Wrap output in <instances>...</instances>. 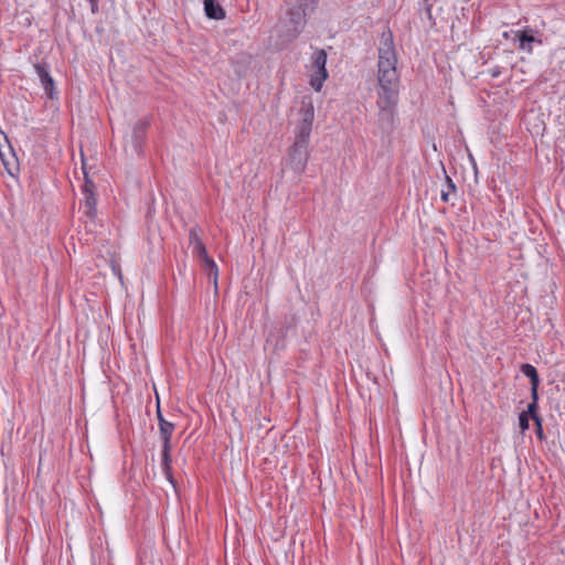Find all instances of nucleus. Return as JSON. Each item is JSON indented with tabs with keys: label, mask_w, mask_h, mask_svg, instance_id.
<instances>
[{
	"label": "nucleus",
	"mask_w": 565,
	"mask_h": 565,
	"mask_svg": "<svg viewBox=\"0 0 565 565\" xmlns=\"http://www.w3.org/2000/svg\"><path fill=\"white\" fill-rule=\"evenodd\" d=\"M317 0H286V12L277 24L281 43H290L302 32L307 17L315 10Z\"/></svg>",
	"instance_id": "f257e3e1"
},
{
	"label": "nucleus",
	"mask_w": 565,
	"mask_h": 565,
	"mask_svg": "<svg viewBox=\"0 0 565 565\" xmlns=\"http://www.w3.org/2000/svg\"><path fill=\"white\" fill-rule=\"evenodd\" d=\"M380 90L377 93L379 118L382 122H392L398 103L399 75L397 70L377 72Z\"/></svg>",
	"instance_id": "f03ea898"
},
{
	"label": "nucleus",
	"mask_w": 565,
	"mask_h": 565,
	"mask_svg": "<svg viewBox=\"0 0 565 565\" xmlns=\"http://www.w3.org/2000/svg\"><path fill=\"white\" fill-rule=\"evenodd\" d=\"M377 72L397 70V54L395 51L393 34L391 31L383 32L379 44Z\"/></svg>",
	"instance_id": "7ed1b4c3"
},
{
	"label": "nucleus",
	"mask_w": 565,
	"mask_h": 565,
	"mask_svg": "<svg viewBox=\"0 0 565 565\" xmlns=\"http://www.w3.org/2000/svg\"><path fill=\"white\" fill-rule=\"evenodd\" d=\"M309 141L310 138L296 135L295 142L290 149V164L298 174L302 173L307 167L309 159Z\"/></svg>",
	"instance_id": "20e7f679"
},
{
	"label": "nucleus",
	"mask_w": 565,
	"mask_h": 565,
	"mask_svg": "<svg viewBox=\"0 0 565 565\" xmlns=\"http://www.w3.org/2000/svg\"><path fill=\"white\" fill-rule=\"evenodd\" d=\"M160 436L163 441L162 445V468L167 476V479L173 483L172 475H171V437L174 430V424L168 420H161V425L159 426Z\"/></svg>",
	"instance_id": "39448f33"
},
{
	"label": "nucleus",
	"mask_w": 565,
	"mask_h": 565,
	"mask_svg": "<svg viewBox=\"0 0 565 565\" xmlns=\"http://www.w3.org/2000/svg\"><path fill=\"white\" fill-rule=\"evenodd\" d=\"M300 121L296 127V135L303 138H310L312 122L315 119V108L311 97H303L299 110Z\"/></svg>",
	"instance_id": "423d86ee"
},
{
	"label": "nucleus",
	"mask_w": 565,
	"mask_h": 565,
	"mask_svg": "<svg viewBox=\"0 0 565 565\" xmlns=\"http://www.w3.org/2000/svg\"><path fill=\"white\" fill-rule=\"evenodd\" d=\"M84 174H85L86 180H85V184L83 186L84 199H83L81 206L84 209V215L90 222L89 230L93 231L96 227L95 218L97 215V210H96L97 200H96V196L94 193V188H95L94 183L87 179L86 172H84Z\"/></svg>",
	"instance_id": "0eeeda50"
},
{
	"label": "nucleus",
	"mask_w": 565,
	"mask_h": 565,
	"mask_svg": "<svg viewBox=\"0 0 565 565\" xmlns=\"http://www.w3.org/2000/svg\"><path fill=\"white\" fill-rule=\"evenodd\" d=\"M512 40L514 43H518V49L526 52H533V44H541L542 41L534 36L532 30H516L511 31Z\"/></svg>",
	"instance_id": "6e6552de"
},
{
	"label": "nucleus",
	"mask_w": 565,
	"mask_h": 565,
	"mask_svg": "<svg viewBox=\"0 0 565 565\" xmlns=\"http://www.w3.org/2000/svg\"><path fill=\"white\" fill-rule=\"evenodd\" d=\"M35 73L39 76L41 85L49 98L54 99L56 97L55 83L50 75V68L46 64L36 63L34 64Z\"/></svg>",
	"instance_id": "1a4fd4ad"
},
{
	"label": "nucleus",
	"mask_w": 565,
	"mask_h": 565,
	"mask_svg": "<svg viewBox=\"0 0 565 565\" xmlns=\"http://www.w3.org/2000/svg\"><path fill=\"white\" fill-rule=\"evenodd\" d=\"M189 245L192 248V253L199 259L206 257L207 252L200 238V230L198 227H192L189 232Z\"/></svg>",
	"instance_id": "9d476101"
},
{
	"label": "nucleus",
	"mask_w": 565,
	"mask_h": 565,
	"mask_svg": "<svg viewBox=\"0 0 565 565\" xmlns=\"http://www.w3.org/2000/svg\"><path fill=\"white\" fill-rule=\"evenodd\" d=\"M203 6L209 19L222 20L225 18V11L216 0H203Z\"/></svg>",
	"instance_id": "9b49d317"
},
{
	"label": "nucleus",
	"mask_w": 565,
	"mask_h": 565,
	"mask_svg": "<svg viewBox=\"0 0 565 565\" xmlns=\"http://www.w3.org/2000/svg\"><path fill=\"white\" fill-rule=\"evenodd\" d=\"M522 373L530 379L531 381V394L532 397L537 398V388L540 384V377L536 369L531 364H522L521 365Z\"/></svg>",
	"instance_id": "f8f14e48"
},
{
	"label": "nucleus",
	"mask_w": 565,
	"mask_h": 565,
	"mask_svg": "<svg viewBox=\"0 0 565 565\" xmlns=\"http://www.w3.org/2000/svg\"><path fill=\"white\" fill-rule=\"evenodd\" d=\"M146 128H147V122L145 120H139L134 126L131 138H132L134 148L137 151L140 149L142 139L146 134Z\"/></svg>",
	"instance_id": "ddd939ff"
},
{
	"label": "nucleus",
	"mask_w": 565,
	"mask_h": 565,
	"mask_svg": "<svg viewBox=\"0 0 565 565\" xmlns=\"http://www.w3.org/2000/svg\"><path fill=\"white\" fill-rule=\"evenodd\" d=\"M200 260L203 263L204 271L206 273L209 278H211L213 280L214 285L216 286L218 269H217L215 262L209 255H206V257L201 258Z\"/></svg>",
	"instance_id": "4468645a"
},
{
	"label": "nucleus",
	"mask_w": 565,
	"mask_h": 565,
	"mask_svg": "<svg viewBox=\"0 0 565 565\" xmlns=\"http://www.w3.org/2000/svg\"><path fill=\"white\" fill-rule=\"evenodd\" d=\"M328 77V72H321L319 70H313L310 76V85L316 92H320L323 85V82Z\"/></svg>",
	"instance_id": "2eb2a0df"
},
{
	"label": "nucleus",
	"mask_w": 565,
	"mask_h": 565,
	"mask_svg": "<svg viewBox=\"0 0 565 565\" xmlns=\"http://www.w3.org/2000/svg\"><path fill=\"white\" fill-rule=\"evenodd\" d=\"M327 53L324 50H318L313 53L312 56V68L319 70L321 72H327Z\"/></svg>",
	"instance_id": "dca6fc26"
},
{
	"label": "nucleus",
	"mask_w": 565,
	"mask_h": 565,
	"mask_svg": "<svg viewBox=\"0 0 565 565\" xmlns=\"http://www.w3.org/2000/svg\"><path fill=\"white\" fill-rule=\"evenodd\" d=\"M444 173H446V171H445V170H444ZM445 180H446V184H445V186L441 189L440 198H441V200H443L444 202H448V201H449L450 193L456 191V185H455V183L452 182V180H451L447 174H445Z\"/></svg>",
	"instance_id": "f3484780"
},
{
	"label": "nucleus",
	"mask_w": 565,
	"mask_h": 565,
	"mask_svg": "<svg viewBox=\"0 0 565 565\" xmlns=\"http://www.w3.org/2000/svg\"><path fill=\"white\" fill-rule=\"evenodd\" d=\"M537 398L532 397V402L527 405V414L534 419L536 426L541 429V417L536 414Z\"/></svg>",
	"instance_id": "a211bd4d"
},
{
	"label": "nucleus",
	"mask_w": 565,
	"mask_h": 565,
	"mask_svg": "<svg viewBox=\"0 0 565 565\" xmlns=\"http://www.w3.org/2000/svg\"><path fill=\"white\" fill-rule=\"evenodd\" d=\"M519 426L522 433L529 429V414L526 412L519 415Z\"/></svg>",
	"instance_id": "6ab92c4d"
},
{
	"label": "nucleus",
	"mask_w": 565,
	"mask_h": 565,
	"mask_svg": "<svg viewBox=\"0 0 565 565\" xmlns=\"http://www.w3.org/2000/svg\"><path fill=\"white\" fill-rule=\"evenodd\" d=\"M500 74H501V71H500V68L498 66L491 68L492 77H498V76H500Z\"/></svg>",
	"instance_id": "aec40b11"
},
{
	"label": "nucleus",
	"mask_w": 565,
	"mask_h": 565,
	"mask_svg": "<svg viewBox=\"0 0 565 565\" xmlns=\"http://www.w3.org/2000/svg\"><path fill=\"white\" fill-rule=\"evenodd\" d=\"M424 2L426 3V12L430 15L431 13V4L429 3V0H424Z\"/></svg>",
	"instance_id": "412c9836"
},
{
	"label": "nucleus",
	"mask_w": 565,
	"mask_h": 565,
	"mask_svg": "<svg viewBox=\"0 0 565 565\" xmlns=\"http://www.w3.org/2000/svg\"><path fill=\"white\" fill-rule=\"evenodd\" d=\"M157 417H158L159 426L161 425V420H167V419L162 416V414H161V412H160V408H158V411H157Z\"/></svg>",
	"instance_id": "4be33fe9"
},
{
	"label": "nucleus",
	"mask_w": 565,
	"mask_h": 565,
	"mask_svg": "<svg viewBox=\"0 0 565 565\" xmlns=\"http://www.w3.org/2000/svg\"><path fill=\"white\" fill-rule=\"evenodd\" d=\"M537 435H539V437H540V438H542V437H543L542 428L540 429V428L537 427Z\"/></svg>",
	"instance_id": "5701e85b"
},
{
	"label": "nucleus",
	"mask_w": 565,
	"mask_h": 565,
	"mask_svg": "<svg viewBox=\"0 0 565 565\" xmlns=\"http://www.w3.org/2000/svg\"><path fill=\"white\" fill-rule=\"evenodd\" d=\"M503 36H504V38H509L510 35H509V33H508V32H504V33H503Z\"/></svg>",
	"instance_id": "b1692460"
},
{
	"label": "nucleus",
	"mask_w": 565,
	"mask_h": 565,
	"mask_svg": "<svg viewBox=\"0 0 565 565\" xmlns=\"http://www.w3.org/2000/svg\"><path fill=\"white\" fill-rule=\"evenodd\" d=\"M92 3L96 2V0H89Z\"/></svg>",
	"instance_id": "393cba45"
}]
</instances>
